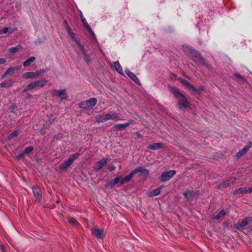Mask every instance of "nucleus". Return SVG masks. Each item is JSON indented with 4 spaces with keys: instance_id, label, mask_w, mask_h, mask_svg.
<instances>
[{
    "instance_id": "ea45409f",
    "label": "nucleus",
    "mask_w": 252,
    "mask_h": 252,
    "mask_svg": "<svg viewBox=\"0 0 252 252\" xmlns=\"http://www.w3.org/2000/svg\"><path fill=\"white\" fill-rule=\"evenodd\" d=\"M116 169V167L115 165H110L108 167V169L110 171H113L114 170H115Z\"/></svg>"
},
{
    "instance_id": "6e6552de",
    "label": "nucleus",
    "mask_w": 252,
    "mask_h": 252,
    "mask_svg": "<svg viewBox=\"0 0 252 252\" xmlns=\"http://www.w3.org/2000/svg\"><path fill=\"white\" fill-rule=\"evenodd\" d=\"M176 172L173 170H170L168 172H163L161 176L160 180L162 182H165L171 179L175 174Z\"/></svg>"
},
{
    "instance_id": "f257e3e1",
    "label": "nucleus",
    "mask_w": 252,
    "mask_h": 252,
    "mask_svg": "<svg viewBox=\"0 0 252 252\" xmlns=\"http://www.w3.org/2000/svg\"><path fill=\"white\" fill-rule=\"evenodd\" d=\"M169 90L178 99V106L181 109H188L189 108V97L185 93H181L174 87H169Z\"/></svg>"
},
{
    "instance_id": "4c0bfd02",
    "label": "nucleus",
    "mask_w": 252,
    "mask_h": 252,
    "mask_svg": "<svg viewBox=\"0 0 252 252\" xmlns=\"http://www.w3.org/2000/svg\"><path fill=\"white\" fill-rule=\"evenodd\" d=\"M68 223L73 225H75L77 224V220L74 218H70L68 221Z\"/></svg>"
},
{
    "instance_id": "2eb2a0df",
    "label": "nucleus",
    "mask_w": 252,
    "mask_h": 252,
    "mask_svg": "<svg viewBox=\"0 0 252 252\" xmlns=\"http://www.w3.org/2000/svg\"><path fill=\"white\" fill-rule=\"evenodd\" d=\"M92 233L98 239H102L103 237V231L102 229L94 228L92 229Z\"/></svg>"
},
{
    "instance_id": "dca6fc26",
    "label": "nucleus",
    "mask_w": 252,
    "mask_h": 252,
    "mask_svg": "<svg viewBox=\"0 0 252 252\" xmlns=\"http://www.w3.org/2000/svg\"><path fill=\"white\" fill-rule=\"evenodd\" d=\"M179 80L183 85L187 87L190 91L192 92L196 91V88L193 86H192L188 81L183 78H179Z\"/></svg>"
},
{
    "instance_id": "79ce46f5",
    "label": "nucleus",
    "mask_w": 252,
    "mask_h": 252,
    "mask_svg": "<svg viewBox=\"0 0 252 252\" xmlns=\"http://www.w3.org/2000/svg\"><path fill=\"white\" fill-rule=\"evenodd\" d=\"M5 62L6 61L4 58H0V64H4Z\"/></svg>"
},
{
    "instance_id": "37998d69",
    "label": "nucleus",
    "mask_w": 252,
    "mask_h": 252,
    "mask_svg": "<svg viewBox=\"0 0 252 252\" xmlns=\"http://www.w3.org/2000/svg\"><path fill=\"white\" fill-rule=\"evenodd\" d=\"M67 32L68 34L72 32L71 29L68 26H67Z\"/></svg>"
},
{
    "instance_id": "412c9836",
    "label": "nucleus",
    "mask_w": 252,
    "mask_h": 252,
    "mask_svg": "<svg viewBox=\"0 0 252 252\" xmlns=\"http://www.w3.org/2000/svg\"><path fill=\"white\" fill-rule=\"evenodd\" d=\"M14 83V81L10 79L7 81L1 82L0 84V87L3 88H9L13 85Z\"/></svg>"
},
{
    "instance_id": "cd10ccee",
    "label": "nucleus",
    "mask_w": 252,
    "mask_h": 252,
    "mask_svg": "<svg viewBox=\"0 0 252 252\" xmlns=\"http://www.w3.org/2000/svg\"><path fill=\"white\" fill-rule=\"evenodd\" d=\"M114 66L119 73L123 75H124L122 67L118 61L114 62Z\"/></svg>"
},
{
    "instance_id": "a18cd8bd",
    "label": "nucleus",
    "mask_w": 252,
    "mask_h": 252,
    "mask_svg": "<svg viewBox=\"0 0 252 252\" xmlns=\"http://www.w3.org/2000/svg\"><path fill=\"white\" fill-rule=\"evenodd\" d=\"M0 248L2 252H4V247H3V246L2 245H0Z\"/></svg>"
},
{
    "instance_id": "5701e85b",
    "label": "nucleus",
    "mask_w": 252,
    "mask_h": 252,
    "mask_svg": "<svg viewBox=\"0 0 252 252\" xmlns=\"http://www.w3.org/2000/svg\"><path fill=\"white\" fill-rule=\"evenodd\" d=\"M19 69L18 67H10L2 75V78H4L7 75L9 74H13L16 71H17Z\"/></svg>"
},
{
    "instance_id": "f704fd0d",
    "label": "nucleus",
    "mask_w": 252,
    "mask_h": 252,
    "mask_svg": "<svg viewBox=\"0 0 252 252\" xmlns=\"http://www.w3.org/2000/svg\"><path fill=\"white\" fill-rule=\"evenodd\" d=\"M235 178H231L229 181H227L223 183L224 186H229L230 184H233L235 182Z\"/></svg>"
},
{
    "instance_id": "aec40b11",
    "label": "nucleus",
    "mask_w": 252,
    "mask_h": 252,
    "mask_svg": "<svg viewBox=\"0 0 252 252\" xmlns=\"http://www.w3.org/2000/svg\"><path fill=\"white\" fill-rule=\"evenodd\" d=\"M131 123L132 122H130L128 123H125L124 124L116 125L115 126H114L113 128L116 130H121L129 126Z\"/></svg>"
},
{
    "instance_id": "473e14b6",
    "label": "nucleus",
    "mask_w": 252,
    "mask_h": 252,
    "mask_svg": "<svg viewBox=\"0 0 252 252\" xmlns=\"http://www.w3.org/2000/svg\"><path fill=\"white\" fill-rule=\"evenodd\" d=\"M2 30L3 33H7L8 32L11 33H13V32H14L16 30V29H9L8 28H4L2 29Z\"/></svg>"
},
{
    "instance_id": "de8ad7c7",
    "label": "nucleus",
    "mask_w": 252,
    "mask_h": 252,
    "mask_svg": "<svg viewBox=\"0 0 252 252\" xmlns=\"http://www.w3.org/2000/svg\"><path fill=\"white\" fill-rule=\"evenodd\" d=\"M200 90L203 91L204 90V87L203 86L201 87L199 89Z\"/></svg>"
},
{
    "instance_id": "49530a36",
    "label": "nucleus",
    "mask_w": 252,
    "mask_h": 252,
    "mask_svg": "<svg viewBox=\"0 0 252 252\" xmlns=\"http://www.w3.org/2000/svg\"><path fill=\"white\" fill-rule=\"evenodd\" d=\"M170 77H171V78L172 79H175V77H175V75H173V77H172V76H171Z\"/></svg>"
},
{
    "instance_id": "09e8293b",
    "label": "nucleus",
    "mask_w": 252,
    "mask_h": 252,
    "mask_svg": "<svg viewBox=\"0 0 252 252\" xmlns=\"http://www.w3.org/2000/svg\"><path fill=\"white\" fill-rule=\"evenodd\" d=\"M2 33H3V32H2V30L1 29V30H0V34H1Z\"/></svg>"
},
{
    "instance_id": "20e7f679",
    "label": "nucleus",
    "mask_w": 252,
    "mask_h": 252,
    "mask_svg": "<svg viewBox=\"0 0 252 252\" xmlns=\"http://www.w3.org/2000/svg\"><path fill=\"white\" fill-rule=\"evenodd\" d=\"M97 101V100L95 97H92L82 101L79 104V105L82 109L90 110L96 104Z\"/></svg>"
},
{
    "instance_id": "7c9ffc66",
    "label": "nucleus",
    "mask_w": 252,
    "mask_h": 252,
    "mask_svg": "<svg viewBox=\"0 0 252 252\" xmlns=\"http://www.w3.org/2000/svg\"><path fill=\"white\" fill-rule=\"evenodd\" d=\"M22 48L20 45H17L16 47H11L9 49V52L11 53H15L18 52Z\"/></svg>"
},
{
    "instance_id": "58836bf2",
    "label": "nucleus",
    "mask_w": 252,
    "mask_h": 252,
    "mask_svg": "<svg viewBox=\"0 0 252 252\" xmlns=\"http://www.w3.org/2000/svg\"><path fill=\"white\" fill-rule=\"evenodd\" d=\"M71 38H72L74 41L75 42H76V41H77L76 39V37H75V34L73 32H71V33H70L69 34H68Z\"/></svg>"
},
{
    "instance_id": "a878e982",
    "label": "nucleus",
    "mask_w": 252,
    "mask_h": 252,
    "mask_svg": "<svg viewBox=\"0 0 252 252\" xmlns=\"http://www.w3.org/2000/svg\"><path fill=\"white\" fill-rule=\"evenodd\" d=\"M163 144L161 143H156L149 145L148 149L153 150H156L162 148Z\"/></svg>"
},
{
    "instance_id": "9d476101",
    "label": "nucleus",
    "mask_w": 252,
    "mask_h": 252,
    "mask_svg": "<svg viewBox=\"0 0 252 252\" xmlns=\"http://www.w3.org/2000/svg\"><path fill=\"white\" fill-rule=\"evenodd\" d=\"M252 192V188L250 187H244L241 188L234 191V194H247Z\"/></svg>"
},
{
    "instance_id": "f3484780",
    "label": "nucleus",
    "mask_w": 252,
    "mask_h": 252,
    "mask_svg": "<svg viewBox=\"0 0 252 252\" xmlns=\"http://www.w3.org/2000/svg\"><path fill=\"white\" fill-rule=\"evenodd\" d=\"M252 147V144L250 142L248 145H246L243 149L240 150L236 155L237 158H240L243 155H244L249 150V149Z\"/></svg>"
},
{
    "instance_id": "a211bd4d",
    "label": "nucleus",
    "mask_w": 252,
    "mask_h": 252,
    "mask_svg": "<svg viewBox=\"0 0 252 252\" xmlns=\"http://www.w3.org/2000/svg\"><path fill=\"white\" fill-rule=\"evenodd\" d=\"M125 73L131 80H132L135 83L138 84H140L139 80L133 72H131L128 69H126L125 70Z\"/></svg>"
},
{
    "instance_id": "b1692460",
    "label": "nucleus",
    "mask_w": 252,
    "mask_h": 252,
    "mask_svg": "<svg viewBox=\"0 0 252 252\" xmlns=\"http://www.w3.org/2000/svg\"><path fill=\"white\" fill-rule=\"evenodd\" d=\"M120 183L121 185V178L119 176H117L113 180H112L108 184L107 186L110 188L113 187L115 185Z\"/></svg>"
},
{
    "instance_id": "0eeeda50",
    "label": "nucleus",
    "mask_w": 252,
    "mask_h": 252,
    "mask_svg": "<svg viewBox=\"0 0 252 252\" xmlns=\"http://www.w3.org/2000/svg\"><path fill=\"white\" fill-rule=\"evenodd\" d=\"M199 194V191H194L190 189H187L184 193V195L188 200H192Z\"/></svg>"
},
{
    "instance_id": "ddd939ff",
    "label": "nucleus",
    "mask_w": 252,
    "mask_h": 252,
    "mask_svg": "<svg viewBox=\"0 0 252 252\" xmlns=\"http://www.w3.org/2000/svg\"><path fill=\"white\" fill-rule=\"evenodd\" d=\"M80 17L81 19V21L84 26V27L87 29V30L92 34V35L94 37V32H93L91 27L89 26V25L88 24L86 19L84 17L82 12L80 11Z\"/></svg>"
},
{
    "instance_id": "f03ea898",
    "label": "nucleus",
    "mask_w": 252,
    "mask_h": 252,
    "mask_svg": "<svg viewBox=\"0 0 252 252\" xmlns=\"http://www.w3.org/2000/svg\"><path fill=\"white\" fill-rule=\"evenodd\" d=\"M123 117L120 113H113L112 114H107L104 115H100L98 117L96 122L98 123H104L108 120H114L118 121L123 120Z\"/></svg>"
},
{
    "instance_id": "f8f14e48",
    "label": "nucleus",
    "mask_w": 252,
    "mask_h": 252,
    "mask_svg": "<svg viewBox=\"0 0 252 252\" xmlns=\"http://www.w3.org/2000/svg\"><path fill=\"white\" fill-rule=\"evenodd\" d=\"M132 172L133 175L140 173L142 175L147 176L149 174V171L143 166H139L134 169Z\"/></svg>"
},
{
    "instance_id": "bb28decb",
    "label": "nucleus",
    "mask_w": 252,
    "mask_h": 252,
    "mask_svg": "<svg viewBox=\"0 0 252 252\" xmlns=\"http://www.w3.org/2000/svg\"><path fill=\"white\" fill-rule=\"evenodd\" d=\"M225 215V211L224 210H222L217 215L214 216L212 217V219L214 220H220L222 219Z\"/></svg>"
},
{
    "instance_id": "6ab92c4d",
    "label": "nucleus",
    "mask_w": 252,
    "mask_h": 252,
    "mask_svg": "<svg viewBox=\"0 0 252 252\" xmlns=\"http://www.w3.org/2000/svg\"><path fill=\"white\" fill-rule=\"evenodd\" d=\"M76 44L78 46L79 49L82 52V53L84 55L86 61L87 62H89L90 60L88 55L86 54V52L84 48V46L78 41H76Z\"/></svg>"
},
{
    "instance_id": "7ed1b4c3",
    "label": "nucleus",
    "mask_w": 252,
    "mask_h": 252,
    "mask_svg": "<svg viewBox=\"0 0 252 252\" xmlns=\"http://www.w3.org/2000/svg\"><path fill=\"white\" fill-rule=\"evenodd\" d=\"M47 84V80L46 79H42L38 81L32 82L31 83L28 85L24 89L23 92L25 93L27 91L34 89L36 88H42L46 86Z\"/></svg>"
},
{
    "instance_id": "c756f323",
    "label": "nucleus",
    "mask_w": 252,
    "mask_h": 252,
    "mask_svg": "<svg viewBox=\"0 0 252 252\" xmlns=\"http://www.w3.org/2000/svg\"><path fill=\"white\" fill-rule=\"evenodd\" d=\"M23 77L24 78H26V79H28V78H31V79L35 78L34 74L33 72H26V73L23 74Z\"/></svg>"
},
{
    "instance_id": "a19ab883",
    "label": "nucleus",
    "mask_w": 252,
    "mask_h": 252,
    "mask_svg": "<svg viewBox=\"0 0 252 252\" xmlns=\"http://www.w3.org/2000/svg\"><path fill=\"white\" fill-rule=\"evenodd\" d=\"M235 76L236 77H237V78H238L239 79L244 80L243 77L238 73L235 74Z\"/></svg>"
},
{
    "instance_id": "1a4fd4ad",
    "label": "nucleus",
    "mask_w": 252,
    "mask_h": 252,
    "mask_svg": "<svg viewBox=\"0 0 252 252\" xmlns=\"http://www.w3.org/2000/svg\"><path fill=\"white\" fill-rule=\"evenodd\" d=\"M52 94L54 95H59L62 99H66L68 97V95L65 92V90H53Z\"/></svg>"
},
{
    "instance_id": "c03bdc74",
    "label": "nucleus",
    "mask_w": 252,
    "mask_h": 252,
    "mask_svg": "<svg viewBox=\"0 0 252 252\" xmlns=\"http://www.w3.org/2000/svg\"><path fill=\"white\" fill-rule=\"evenodd\" d=\"M67 32L68 34L72 32L71 29L68 26H67Z\"/></svg>"
},
{
    "instance_id": "c9c22d12",
    "label": "nucleus",
    "mask_w": 252,
    "mask_h": 252,
    "mask_svg": "<svg viewBox=\"0 0 252 252\" xmlns=\"http://www.w3.org/2000/svg\"><path fill=\"white\" fill-rule=\"evenodd\" d=\"M44 72V71L43 70H38V71H37L34 72L35 78H36L37 77L41 75L42 74V73H43Z\"/></svg>"
},
{
    "instance_id": "423d86ee",
    "label": "nucleus",
    "mask_w": 252,
    "mask_h": 252,
    "mask_svg": "<svg viewBox=\"0 0 252 252\" xmlns=\"http://www.w3.org/2000/svg\"><path fill=\"white\" fill-rule=\"evenodd\" d=\"M79 156L78 153H75L70 157L69 159L63 162L59 167V168L62 170H65L68 167H69L73 161L76 159Z\"/></svg>"
},
{
    "instance_id": "39448f33",
    "label": "nucleus",
    "mask_w": 252,
    "mask_h": 252,
    "mask_svg": "<svg viewBox=\"0 0 252 252\" xmlns=\"http://www.w3.org/2000/svg\"><path fill=\"white\" fill-rule=\"evenodd\" d=\"M186 52L189 54V57L194 61L199 62L200 63H204V60L203 59L199 53L191 48L187 47Z\"/></svg>"
},
{
    "instance_id": "9b49d317",
    "label": "nucleus",
    "mask_w": 252,
    "mask_h": 252,
    "mask_svg": "<svg viewBox=\"0 0 252 252\" xmlns=\"http://www.w3.org/2000/svg\"><path fill=\"white\" fill-rule=\"evenodd\" d=\"M108 159L107 158H103L97 162L94 165V169L95 171H98L101 169L103 166L106 164Z\"/></svg>"
},
{
    "instance_id": "393cba45",
    "label": "nucleus",
    "mask_w": 252,
    "mask_h": 252,
    "mask_svg": "<svg viewBox=\"0 0 252 252\" xmlns=\"http://www.w3.org/2000/svg\"><path fill=\"white\" fill-rule=\"evenodd\" d=\"M32 191L34 195L36 198L38 199L41 196V190L38 187H34L32 188Z\"/></svg>"
},
{
    "instance_id": "4468645a",
    "label": "nucleus",
    "mask_w": 252,
    "mask_h": 252,
    "mask_svg": "<svg viewBox=\"0 0 252 252\" xmlns=\"http://www.w3.org/2000/svg\"><path fill=\"white\" fill-rule=\"evenodd\" d=\"M252 219L251 218H246L242 221L237 223L235 224V227L238 229H240L241 228L247 226L250 221H252Z\"/></svg>"
},
{
    "instance_id": "c85d7f7f",
    "label": "nucleus",
    "mask_w": 252,
    "mask_h": 252,
    "mask_svg": "<svg viewBox=\"0 0 252 252\" xmlns=\"http://www.w3.org/2000/svg\"><path fill=\"white\" fill-rule=\"evenodd\" d=\"M35 58L34 57H30V58L26 60L24 63H23V65L24 67H28L29 66L31 63H32L33 62H34L35 60Z\"/></svg>"
},
{
    "instance_id": "2f4dec72",
    "label": "nucleus",
    "mask_w": 252,
    "mask_h": 252,
    "mask_svg": "<svg viewBox=\"0 0 252 252\" xmlns=\"http://www.w3.org/2000/svg\"><path fill=\"white\" fill-rule=\"evenodd\" d=\"M19 134V132L18 130H14L13 131L8 137V139L9 140H11L13 138L16 137Z\"/></svg>"
},
{
    "instance_id": "72a5a7b5",
    "label": "nucleus",
    "mask_w": 252,
    "mask_h": 252,
    "mask_svg": "<svg viewBox=\"0 0 252 252\" xmlns=\"http://www.w3.org/2000/svg\"><path fill=\"white\" fill-rule=\"evenodd\" d=\"M33 150V148L32 146H29L24 150L22 154H28L31 153Z\"/></svg>"
},
{
    "instance_id": "e433bc0d",
    "label": "nucleus",
    "mask_w": 252,
    "mask_h": 252,
    "mask_svg": "<svg viewBox=\"0 0 252 252\" xmlns=\"http://www.w3.org/2000/svg\"><path fill=\"white\" fill-rule=\"evenodd\" d=\"M160 193V189H155L152 192V195L157 196V195L159 194Z\"/></svg>"
},
{
    "instance_id": "4be33fe9",
    "label": "nucleus",
    "mask_w": 252,
    "mask_h": 252,
    "mask_svg": "<svg viewBox=\"0 0 252 252\" xmlns=\"http://www.w3.org/2000/svg\"><path fill=\"white\" fill-rule=\"evenodd\" d=\"M133 174L132 171L127 175L125 176L123 178H121V185H123L127 182L130 181L133 176Z\"/></svg>"
}]
</instances>
